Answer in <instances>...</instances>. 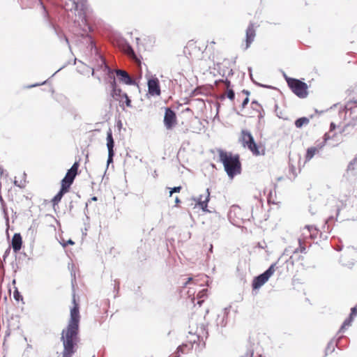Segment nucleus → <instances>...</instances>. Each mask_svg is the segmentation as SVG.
<instances>
[{"instance_id": "obj_9", "label": "nucleus", "mask_w": 357, "mask_h": 357, "mask_svg": "<svg viewBox=\"0 0 357 357\" xmlns=\"http://www.w3.org/2000/svg\"><path fill=\"white\" fill-rule=\"evenodd\" d=\"M337 126H336L335 123H331L330 130L328 132L324 134V140L320 142L317 141L316 142V145L314 146V155L319 151V149H321L325 145L327 141L331 139L332 134L334 133V131L337 129Z\"/></svg>"}, {"instance_id": "obj_37", "label": "nucleus", "mask_w": 357, "mask_h": 357, "mask_svg": "<svg viewBox=\"0 0 357 357\" xmlns=\"http://www.w3.org/2000/svg\"><path fill=\"white\" fill-rule=\"evenodd\" d=\"M206 289H203L202 291H201L198 294L197 296H198L199 298L202 297V296L204 295V294H205V292H206Z\"/></svg>"}, {"instance_id": "obj_41", "label": "nucleus", "mask_w": 357, "mask_h": 357, "mask_svg": "<svg viewBox=\"0 0 357 357\" xmlns=\"http://www.w3.org/2000/svg\"><path fill=\"white\" fill-rule=\"evenodd\" d=\"M341 210H342V209H341V208H338L337 209V215H339V213H340V211H341Z\"/></svg>"}, {"instance_id": "obj_16", "label": "nucleus", "mask_w": 357, "mask_h": 357, "mask_svg": "<svg viewBox=\"0 0 357 357\" xmlns=\"http://www.w3.org/2000/svg\"><path fill=\"white\" fill-rule=\"evenodd\" d=\"M74 8L75 11H78V15L79 17L82 19V21L86 22V10L87 9V6L86 3H75L73 2Z\"/></svg>"}, {"instance_id": "obj_32", "label": "nucleus", "mask_w": 357, "mask_h": 357, "mask_svg": "<svg viewBox=\"0 0 357 357\" xmlns=\"http://www.w3.org/2000/svg\"><path fill=\"white\" fill-rule=\"evenodd\" d=\"M218 82L224 83L227 90L231 89H230V87H231V82L229 79H226L225 80L220 79Z\"/></svg>"}, {"instance_id": "obj_8", "label": "nucleus", "mask_w": 357, "mask_h": 357, "mask_svg": "<svg viewBox=\"0 0 357 357\" xmlns=\"http://www.w3.org/2000/svg\"><path fill=\"white\" fill-rule=\"evenodd\" d=\"M164 125L167 130H172L177 125V117L174 111L169 107L165 108Z\"/></svg>"}, {"instance_id": "obj_23", "label": "nucleus", "mask_w": 357, "mask_h": 357, "mask_svg": "<svg viewBox=\"0 0 357 357\" xmlns=\"http://www.w3.org/2000/svg\"><path fill=\"white\" fill-rule=\"evenodd\" d=\"M114 142L112 137V130L109 129L107 132V146L108 149V152L114 153Z\"/></svg>"}, {"instance_id": "obj_44", "label": "nucleus", "mask_w": 357, "mask_h": 357, "mask_svg": "<svg viewBox=\"0 0 357 357\" xmlns=\"http://www.w3.org/2000/svg\"><path fill=\"white\" fill-rule=\"evenodd\" d=\"M215 42L213 40L210 43V45H215Z\"/></svg>"}, {"instance_id": "obj_29", "label": "nucleus", "mask_w": 357, "mask_h": 357, "mask_svg": "<svg viewBox=\"0 0 357 357\" xmlns=\"http://www.w3.org/2000/svg\"><path fill=\"white\" fill-rule=\"evenodd\" d=\"M126 52L127 54L130 56L131 57H132L133 59L137 60V57H136V55L135 54V52L134 50H132V48L131 47H128L127 50H126Z\"/></svg>"}, {"instance_id": "obj_5", "label": "nucleus", "mask_w": 357, "mask_h": 357, "mask_svg": "<svg viewBox=\"0 0 357 357\" xmlns=\"http://www.w3.org/2000/svg\"><path fill=\"white\" fill-rule=\"evenodd\" d=\"M276 264H273L270 267L262 274L255 277L252 282V287L254 290L259 289L262 287L268 279L273 275L276 270Z\"/></svg>"}, {"instance_id": "obj_45", "label": "nucleus", "mask_w": 357, "mask_h": 357, "mask_svg": "<svg viewBox=\"0 0 357 357\" xmlns=\"http://www.w3.org/2000/svg\"><path fill=\"white\" fill-rule=\"evenodd\" d=\"M202 302H203V301H198V304H199V305H202Z\"/></svg>"}, {"instance_id": "obj_1", "label": "nucleus", "mask_w": 357, "mask_h": 357, "mask_svg": "<svg viewBox=\"0 0 357 357\" xmlns=\"http://www.w3.org/2000/svg\"><path fill=\"white\" fill-rule=\"evenodd\" d=\"M73 307L70 310V318L68 326L61 332V341L63 344L61 357H72L78 348L80 341L79 336V323L80 315L79 304L76 301V297L73 296Z\"/></svg>"}, {"instance_id": "obj_34", "label": "nucleus", "mask_w": 357, "mask_h": 357, "mask_svg": "<svg viewBox=\"0 0 357 357\" xmlns=\"http://www.w3.org/2000/svg\"><path fill=\"white\" fill-rule=\"evenodd\" d=\"M351 322V317H350L349 319H347L346 320H344L341 328H343L346 326H349Z\"/></svg>"}, {"instance_id": "obj_14", "label": "nucleus", "mask_w": 357, "mask_h": 357, "mask_svg": "<svg viewBox=\"0 0 357 357\" xmlns=\"http://www.w3.org/2000/svg\"><path fill=\"white\" fill-rule=\"evenodd\" d=\"M210 200V192L208 189L206 190L205 195H200L197 202V205L204 212H210L208 209V203Z\"/></svg>"}, {"instance_id": "obj_21", "label": "nucleus", "mask_w": 357, "mask_h": 357, "mask_svg": "<svg viewBox=\"0 0 357 357\" xmlns=\"http://www.w3.org/2000/svg\"><path fill=\"white\" fill-rule=\"evenodd\" d=\"M68 191H69L68 188L61 185L60 190L52 199V203L53 206H54L55 205H57L59 203V202L61 201V199H62L64 194H66Z\"/></svg>"}, {"instance_id": "obj_35", "label": "nucleus", "mask_w": 357, "mask_h": 357, "mask_svg": "<svg viewBox=\"0 0 357 357\" xmlns=\"http://www.w3.org/2000/svg\"><path fill=\"white\" fill-rule=\"evenodd\" d=\"M356 314H357V305L351 308L350 317L356 316Z\"/></svg>"}, {"instance_id": "obj_24", "label": "nucleus", "mask_w": 357, "mask_h": 357, "mask_svg": "<svg viewBox=\"0 0 357 357\" xmlns=\"http://www.w3.org/2000/svg\"><path fill=\"white\" fill-rule=\"evenodd\" d=\"M337 345V342L336 340H331L328 343L327 347L325 349V354H324V357H326L329 354H332L333 352H334Z\"/></svg>"}, {"instance_id": "obj_22", "label": "nucleus", "mask_w": 357, "mask_h": 357, "mask_svg": "<svg viewBox=\"0 0 357 357\" xmlns=\"http://www.w3.org/2000/svg\"><path fill=\"white\" fill-rule=\"evenodd\" d=\"M345 114L353 120H357V105L351 106L350 104L345 105Z\"/></svg>"}, {"instance_id": "obj_31", "label": "nucleus", "mask_w": 357, "mask_h": 357, "mask_svg": "<svg viewBox=\"0 0 357 357\" xmlns=\"http://www.w3.org/2000/svg\"><path fill=\"white\" fill-rule=\"evenodd\" d=\"M227 98L231 100H234V97H235V94H234V92L232 89H228L227 90Z\"/></svg>"}, {"instance_id": "obj_4", "label": "nucleus", "mask_w": 357, "mask_h": 357, "mask_svg": "<svg viewBox=\"0 0 357 357\" xmlns=\"http://www.w3.org/2000/svg\"><path fill=\"white\" fill-rule=\"evenodd\" d=\"M287 82L291 91L299 98H303L307 96V84L294 78H287Z\"/></svg>"}, {"instance_id": "obj_6", "label": "nucleus", "mask_w": 357, "mask_h": 357, "mask_svg": "<svg viewBox=\"0 0 357 357\" xmlns=\"http://www.w3.org/2000/svg\"><path fill=\"white\" fill-rule=\"evenodd\" d=\"M344 177L351 185L357 184V156L349 162Z\"/></svg>"}, {"instance_id": "obj_18", "label": "nucleus", "mask_w": 357, "mask_h": 357, "mask_svg": "<svg viewBox=\"0 0 357 357\" xmlns=\"http://www.w3.org/2000/svg\"><path fill=\"white\" fill-rule=\"evenodd\" d=\"M116 74L119 79L126 84H132L133 81L128 73L123 70H116Z\"/></svg>"}, {"instance_id": "obj_12", "label": "nucleus", "mask_w": 357, "mask_h": 357, "mask_svg": "<svg viewBox=\"0 0 357 357\" xmlns=\"http://www.w3.org/2000/svg\"><path fill=\"white\" fill-rule=\"evenodd\" d=\"M248 150L252 153L255 156H260L264 155L266 152V146L264 143L255 142L251 147H249Z\"/></svg>"}, {"instance_id": "obj_25", "label": "nucleus", "mask_w": 357, "mask_h": 357, "mask_svg": "<svg viewBox=\"0 0 357 357\" xmlns=\"http://www.w3.org/2000/svg\"><path fill=\"white\" fill-rule=\"evenodd\" d=\"M309 123H310V119H308L307 117H301V118L298 119L295 121V126L296 128H300L304 126L308 125Z\"/></svg>"}, {"instance_id": "obj_2", "label": "nucleus", "mask_w": 357, "mask_h": 357, "mask_svg": "<svg viewBox=\"0 0 357 357\" xmlns=\"http://www.w3.org/2000/svg\"><path fill=\"white\" fill-rule=\"evenodd\" d=\"M219 161L224 166L225 171L230 178L241 173V163L238 154H234L222 149L216 150Z\"/></svg>"}, {"instance_id": "obj_13", "label": "nucleus", "mask_w": 357, "mask_h": 357, "mask_svg": "<svg viewBox=\"0 0 357 357\" xmlns=\"http://www.w3.org/2000/svg\"><path fill=\"white\" fill-rule=\"evenodd\" d=\"M256 36V30L255 27V24L252 22H250L246 29V38H245V48L248 49L251 43L254 41V39Z\"/></svg>"}, {"instance_id": "obj_26", "label": "nucleus", "mask_w": 357, "mask_h": 357, "mask_svg": "<svg viewBox=\"0 0 357 357\" xmlns=\"http://www.w3.org/2000/svg\"><path fill=\"white\" fill-rule=\"evenodd\" d=\"M242 93L246 95V97L244 99V100L243 101L242 105H241L242 108H245V106L248 105V103L249 102L248 96L250 95V92L248 90H245L244 89V90L242 91Z\"/></svg>"}, {"instance_id": "obj_7", "label": "nucleus", "mask_w": 357, "mask_h": 357, "mask_svg": "<svg viewBox=\"0 0 357 357\" xmlns=\"http://www.w3.org/2000/svg\"><path fill=\"white\" fill-rule=\"evenodd\" d=\"M79 164L78 162H75L71 168L68 169L64 178L61 180V185L66 187L70 190L71 185L73 184L77 173Z\"/></svg>"}, {"instance_id": "obj_38", "label": "nucleus", "mask_w": 357, "mask_h": 357, "mask_svg": "<svg viewBox=\"0 0 357 357\" xmlns=\"http://www.w3.org/2000/svg\"><path fill=\"white\" fill-rule=\"evenodd\" d=\"M175 203H176V206H178L179 204L181 203V200L178 197H176L175 198Z\"/></svg>"}, {"instance_id": "obj_17", "label": "nucleus", "mask_w": 357, "mask_h": 357, "mask_svg": "<svg viewBox=\"0 0 357 357\" xmlns=\"http://www.w3.org/2000/svg\"><path fill=\"white\" fill-rule=\"evenodd\" d=\"M22 238L19 233H16L13 235L12 241H11V245L14 250V252H19L22 248Z\"/></svg>"}, {"instance_id": "obj_19", "label": "nucleus", "mask_w": 357, "mask_h": 357, "mask_svg": "<svg viewBox=\"0 0 357 357\" xmlns=\"http://www.w3.org/2000/svg\"><path fill=\"white\" fill-rule=\"evenodd\" d=\"M192 349V344H183L180 345L176 351L169 357H179L181 354H187Z\"/></svg>"}, {"instance_id": "obj_33", "label": "nucleus", "mask_w": 357, "mask_h": 357, "mask_svg": "<svg viewBox=\"0 0 357 357\" xmlns=\"http://www.w3.org/2000/svg\"><path fill=\"white\" fill-rule=\"evenodd\" d=\"M182 189L181 186L174 187L171 188L169 191V196L171 197L174 192H179Z\"/></svg>"}, {"instance_id": "obj_27", "label": "nucleus", "mask_w": 357, "mask_h": 357, "mask_svg": "<svg viewBox=\"0 0 357 357\" xmlns=\"http://www.w3.org/2000/svg\"><path fill=\"white\" fill-rule=\"evenodd\" d=\"M13 297L17 301H22L23 299L22 296L20 294L17 289H15L14 291Z\"/></svg>"}, {"instance_id": "obj_20", "label": "nucleus", "mask_w": 357, "mask_h": 357, "mask_svg": "<svg viewBox=\"0 0 357 357\" xmlns=\"http://www.w3.org/2000/svg\"><path fill=\"white\" fill-rule=\"evenodd\" d=\"M112 92L111 96L113 98H114L116 100H119V102L122 101V94H124L122 93L121 89L116 87V82L114 80L112 83Z\"/></svg>"}, {"instance_id": "obj_40", "label": "nucleus", "mask_w": 357, "mask_h": 357, "mask_svg": "<svg viewBox=\"0 0 357 357\" xmlns=\"http://www.w3.org/2000/svg\"><path fill=\"white\" fill-rule=\"evenodd\" d=\"M314 113H316V114H318V113H319V114H321V113H322V112H323V111H321V112H319L317 109H314Z\"/></svg>"}, {"instance_id": "obj_43", "label": "nucleus", "mask_w": 357, "mask_h": 357, "mask_svg": "<svg viewBox=\"0 0 357 357\" xmlns=\"http://www.w3.org/2000/svg\"><path fill=\"white\" fill-rule=\"evenodd\" d=\"M68 243L69 244H71V245L74 244V242H73V241H71V240H69V241H68Z\"/></svg>"}, {"instance_id": "obj_15", "label": "nucleus", "mask_w": 357, "mask_h": 357, "mask_svg": "<svg viewBox=\"0 0 357 357\" xmlns=\"http://www.w3.org/2000/svg\"><path fill=\"white\" fill-rule=\"evenodd\" d=\"M344 126H337V129L334 131V133L332 134V137L331 139H333L335 141V143H331L328 142V144L331 146H336L342 140V135L344 132L345 129Z\"/></svg>"}, {"instance_id": "obj_47", "label": "nucleus", "mask_w": 357, "mask_h": 357, "mask_svg": "<svg viewBox=\"0 0 357 357\" xmlns=\"http://www.w3.org/2000/svg\"><path fill=\"white\" fill-rule=\"evenodd\" d=\"M91 47H93V42L91 43Z\"/></svg>"}, {"instance_id": "obj_11", "label": "nucleus", "mask_w": 357, "mask_h": 357, "mask_svg": "<svg viewBox=\"0 0 357 357\" xmlns=\"http://www.w3.org/2000/svg\"><path fill=\"white\" fill-rule=\"evenodd\" d=\"M240 142L243 146L247 148L251 147L252 145L255 142L253 136L250 131L243 130L241 132Z\"/></svg>"}, {"instance_id": "obj_28", "label": "nucleus", "mask_w": 357, "mask_h": 357, "mask_svg": "<svg viewBox=\"0 0 357 357\" xmlns=\"http://www.w3.org/2000/svg\"><path fill=\"white\" fill-rule=\"evenodd\" d=\"M125 100V103H126L127 107H130L132 106L131 105V100H130V99L129 98V97L128 96V95L126 93V94H122V100Z\"/></svg>"}, {"instance_id": "obj_39", "label": "nucleus", "mask_w": 357, "mask_h": 357, "mask_svg": "<svg viewBox=\"0 0 357 357\" xmlns=\"http://www.w3.org/2000/svg\"><path fill=\"white\" fill-rule=\"evenodd\" d=\"M192 280V278H188V280L185 282L184 286H186L188 284H189Z\"/></svg>"}, {"instance_id": "obj_46", "label": "nucleus", "mask_w": 357, "mask_h": 357, "mask_svg": "<svg viewBox=\"0 0 357 357\" xmlns=\"http://www.w3.org/2000/svg\"><path fill=\"white\" fill-rule=\"evenodd\" d=\"M337 250L338 251H340V250H342V248H337Z\"/></svg>"}, {"instance_id": "obj_30", "label": "nucleus", "mask_w": 357, "mask_h": 357, "mask_svg": "<svg viewBox=\"0 0 357 357\" xmlns=\"http://www.w3.org/2000/svg\"><path fill=\"white\" fill-rule=\"evenodd\" d=\"M312 158V148H308L305 155V161H310Z\"/></svg>"}, {"instance_id": "obj_42", "label": "nucleus", "mask_w": 357, "mask_h": 357, "mask_svg": "<svg viewBox=\"0 0 357 357\" xmlns=\"http://www.w3.org/2000/svg\"><path fill=\"white\" fill-rule=\"evenodd\" d=\"M91 200H92V201H97V197H93L91 198Z\"/></svg>"}, {"instance_id": "obj_3", "label": "nucleus", "mask_w": 357, "mask_h": 357, "mask_svg": "<svg viewBox=\"0 0 357 357\" xmlns=\"http://www.w3.org/2000/svg\"><path fill=\"white\" fill-rule=\"evenodd\" d=\"M204 49H206V46L202 42L190 40L184 48V53L187 56L196 58L204 52Z\"/></svg>"}, {"instance_id": "obj_10", "label": "nucleus", "mask_w": 357, "mask_h": 357, "mask_svg": "<svg viewBox=\"0 0 357 357\" xmlns=\"http://www.w3.org/2000/svg\"><path fill=\"white\" fill-rule=\"evenodd\" d=\"M148 91L151 96H160L161 93L160 82L157 77H151L148 80Z\"/></svg>"}, {"instance_id": "obj_36", "label": "nucleus", "mask_w": 357, "mask_h": 357, "mask_svg": "<svg viewBox=\"0 0 357 357\" xmlns=\"http://www.w3.org/2000/svg\"><path fill=\"white\" fill-rule=\"evenodd\" d=\"M114 155V153L108 152V159H107V163L109 164L113 161V156Z\"/></svg>"}]
</instances>
